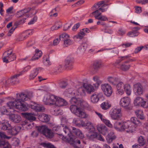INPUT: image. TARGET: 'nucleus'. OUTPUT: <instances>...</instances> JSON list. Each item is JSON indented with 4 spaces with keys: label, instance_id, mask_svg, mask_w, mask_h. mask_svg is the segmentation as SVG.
<instances>
[{
    "label": "nucleus",
    "instance_id": "f257e3e1",
    "mask_svg": "<svg viewBox=\"0 0 148 148\" xmlns=\"http://www.w3.org/2000/svg\"><path fill=\"white\" fill-rule=\"evenodd\" d=\"M43 102L47 105H55L63 106L67 105V101L64 99L53 95H46L43 99Z\"/></svg>",
    "mask_w": 148,
    "mask_h": 148
},
{
    "label": "nucleus",
    "instance_id": "f03ea898",
    "mask_svg": "<svg viewBox=\"0 0 148 148\" xmlns=\"http://www.w3.org/2000/svg\"><path fill=\"white\" fill-rule=\"evenodd\" d=\"M70 109L73 113L79 118L84 119L87 117L85 112L80 107L75 105H71L70 106Z\"/></svg>",
    "mask_w": 148,
    "mask_h": 148
},
{
    "label": "nucleus",
    "instance_id": "7ed1b4c3",
    "mask_svg": "<svg viewBox=\"0 0 148 148\" xmlns=\"http://www.w3.org/2000/svg\"><path fill=\"white\" fill-rule=\"evenodd\" d=\"M38 130L41 134H43L47 138H51L53 136V132L51 130L44 125H41L36 127Z\"/></svg>",
    "mask_w": 148,
    "mask_h": 148
},
{
    "label": "nucleus",
    "instance_id": "20e7f679",
    "mask_svg": "<svg viewBox=\"0 0 148 148\" xmlns=\"http://www.w3.org/2000/svg\"><path fill=\"white\" fill-rule=\"evenodd\" d=\"M25 93L24 92H21L16 94V98L14 101H10L7 103L8 106H14L16 105V104H21L22 102H23L26 101L25 99Z\"/></svg>",
    "mask_w": 148,
    "mask_h": 148
},
{
    "label": "nucleus",
    "instance_id": "39448f33",
    "mask_svg": "<svg viewBox=\"0 0 148 148\" xmlns=\"http://www.w3.org/2000/svg\"><path fill=\"white\" fill-rule=\"evenodd\" d=\"M119 105L124 109L129 110L132 109L130 99L127 97H124L122 98L119 102Z\"/></svg>",
    "mask_w": 148,
    "mask_h": 148
},
{
    "label": "nucleus",
    "instance_id": "423d86ee",
    "mask_svg": "<svg viewBox=\"0 0 148 148\" xmlns=\"http://www.w3.org/2000/svg\"><path fill=\"white\" fill-rule=\"evenodd\" d=\"M123 131H125L127 133H132L135 130V127L130 121L123 122Z\"/></svg>",
    "mask_w": 148,
    "mask_h": 148
},
{
    "label": "nucleus",
    "instance_id": "0eeeda50",
    "mask_svg": "<svg viewBox=\"0 0 148 148\" xmlns=\"http://www.w3.org/2000/svg\"><path fill=\"white\" fill-rule=\"evenodd\" d=\"M63 132L65 134H67L68 137H64L62 139L65 140L67 142H69L70 141H75L74 140V136L72 135L71 131V129H69L66 126H65L64 128H62Z\"/></svg>",
    "mask_w": 148,
    "mask_h": 148
},
{
    "label": "nucleus",
    "instance_id": "6e6552de",
    "mask_svg": "<svg viewBox=\"0 0 148 148\" xmlns=\"http://www.w3.org/2000/svg\"><path fill=\"white\" fill-rule=\"evenodd\" d=\"M101 88L104 94L107 97L110 96L113 92L111 86L108 84H103L101 86Z\"/></svg>",
    "mask_w": 148,
    "mask_h": 148
},
{
    "label": "nucleus",
    "instance_id": "1a4fd4ad",
    "mask_svg": "<svg viewBox=\"0 0 148 148\" xmlns=\"http://www.w3.org/2000/svg\"><path fill=\"white\" fill-rule=\"evenodd\" d=\"M121 112L120 108L112 109L110 112L111 118L113 120H118L121 116Z\"/></svg>",
    "mask_w": 148,
    "mask_h": 148
},
{
    "label": "nucleus",
    "instance_id": "9d476101",
    "mask_svg": "<svg viewBox=\"0 0 148 148\" xmlns=\"http://www.w3.org/2000/svg\"><path fill=\"white\" fill-rule=\"evenodd\" d=\"M69 36L65 33L63 34L60 36V40L64 41V46L67 47L70 45L73 44L72 41L67 38L69 37Z\"/></svg>",
    "mask_w": 148,
    "mask_h": 148
},
{
    "label": "nucleus",
    "instance_id": "9b49d317",
    "mask_svg": "<svg viewBox=\"0 0 148 148\" xmlns=\"http://www.w3.org/2000/svg\"><path fill=\"white\" fill-rule=\"evenodd\" d=\"M101 66L102 63L100 61H95L93 63L92 66L91 70V72L92 74L97 73Z\"/></svg>",
    "mask_w": 148,
    "mask_h": 148
},
{
    "label": "nucleus",
    "instance_id": "f8f14e48",
    "mask_svg": "<svg viewBox=\"0 0 148 148\" xmlns=\"http://www.w3.org/2000/svg\"><path fill=\"white\" fill-rule=\"evenodd\" d=\"M10 128L8 129L7 133L9 134L12 136L17 135L21 129V127L18 126H15L13 127L11 125Z\"/></svg>",
    "mask_w": 148,
    "mask_h": 148
},
{
    "label": "nucleus",
    "instance_id": "ddd939ff",
    "mask_svg": "<svg viewBox=\"0 0 148 148\" xmlns=\"http://www.w3.org/2000/svg\"><path fill=\"white\" fill-rule=\"evenodd\" d=\"M30 107L36 112H43L45 110V108L42 105L37 104L34 102H32Z\"/></svg>",
    "mask_w": 148,
    "mask_h": 148
},
{
    "label": "nucleus",
    "instance_id": "4468645a",
    "mask_svg": "<svg viewBox=\"0 0 148 148\" xmlns=\"http://www.w3.org/2000/svg\"><path fill=\"white\" fill-rule=\"evenodd\" d=\"M133 90L136 95H141L143 92V86L140 83L136 84L134 85Z\"/></svg>",
    "mask_w": 148,
    "mask_h": 148
},
{
    "label": "nucleus",
    "instance_id": "2eb2a0df",
    "mask_svg": "<svg viewBox=\"0 0 148 148\" xmlns=\"http://www.w3.org/2000/svg\"><path fill=\"white\" fill-rule=\"evenodd\" d=\"M16 105L14 106H8L10 109L13 107H15L20 110L25 111L28 109V107L27 105L24 104L23 102L21 103V104H16Z\"/></svg>",
    "mask_w": 148,
    "mask_h": 148
},
{
    "label": "nucleus",
    "instance_id": "dca6fc26",
    "mask_svg": "<svg viewBox=\"0 0 148 148\" xmlns=\"http://www.w3.org/2000/svg\"><path fill=\"white\" fill-rule=\"evenodd\" d=\"M125 85L121 82H120L117 84L116 86L117 90L116 93L117 94L122 95L124 93V89Z\"/></svg>",
    "mask_w": 148,
    "mask_h": 148
},
{
    "label": "nucleus",
    "instance_id": "f3484780",
    "mask_svg": "<svg viewBox=\"0 0 148 148\" xmlns=\"http://www.w3.org/2000/svg\"><path fill=\"white\" fill-rule=\"evenodd\" d=\"M73 58L70 57L67 58L65 61V68H68L69 69H71L73 67Z\"/></svg>",
    "mask_w": 148,
    "mask_h": 148
},
{
    "label": "nucleus",
    "instance_id": "a211bd4d",
    "mask_svg": "<svg viewBox=\"0 0 148 148\" xmlns=\"http://www.w3.org/2000/svg\"><path fill=\"white\" fill-rule=\"evenodd\" d=\"M103 97V95L101 93L97 94L94 93L91 96V101L93 103H96L100 99H102Z\"/></svg>",
    "mask_w": 148,
    "mask_h": 148
},
{
    "label": "nucleus",
    "instance_id": "6ab92c4d",
    "mask_svg": "<svg viewBox=\"0 0 148 148\" xmlns=\"http://www.w3.org/2000/svg\"><path fill=\"white\" fill-rule=\"evenodd\" d=\"M90 32V31L87 28L83 29L80 30L78 35L75 36L74 38H75L82 39L84 36H85L86 34L89 33Z\"/></svg>",
    "mask_w": 148,
    "mask_h": 148
},
{
    "label": "nucleus",
    "instance_id": "aec40b11",
    "mask_svg": "<svg viewBox=\"0 0 148 148\" xmlns=\"http://www.w3.org/2000/svg\"><path fill=\"white\" fill-rule=\"evenodd\" d=\"M71 129L72 135H77L80 138L82 139L84 137V136L81 132L79 129H77L74 127H71Z\"/></svg>",
    "mask_w": 148,
    "mask_h": 148
},
{
    "label": "nucleus",
    "instance_id": "412c9836",
    "mask_svg": "<svg viewBox=\"0 0 148 148\" xmlns=\"http://www.w3.org/2000/svg\"><path fill=\"white\" fill-rule=\"evenodd\" d=\"M146 102L140 97H137L134 100V104L135 106H140L144 107Z\"/></svg>",
    "mask_w": 148,
    "mask_h": 148
},
{
    "label": "nucleus",
    "instance_id": "4be33fe9",
    "mask_svg": "<svg viewBox=\"0 0 148 148\" xmlns=\"http://www.w3.org/2000/svg\"><path fill=\"white\" fill-rule=\"evenodd\" d=\"M83 86L88 94H90L95 91L93 86L91 84L84 83L83 84Z\"/></svg>",
    "mask_w": 148,
    "mask_h": 148
},
{
    "label": "nucleus",
    "instance_id": "5701e85b",
    "mask_svg": "<svg viewBox=\"0 0 148 148\" xmlns=\"http://www.w3.org/2000/svg\"><path fill=\"white\" fill-rule=\"evenodd\" d=\"M22 75V73H19L15 75L12 77L10 79H8L6 81V83L10 82V83L12 84H15L18 83V79L17 78V77L19 76L20 75Z\"/></svg>",
    "mask_w": 148,
    "mask_h": 148
},
{
    "label": "nucleus",
    "instance_id": "b1692460",
    "mask_svg": "<svg viewBox=\"0 0 148 148\" xmlns=\"http://www.w3.org/2000/svg\"><path fill=\"white\" fill-rule=\"evenodd\" d=\"M129 62V61H126L123 62L120 65V66L118 67L122 71H127L129 69L130 66V65L128 64Z\"/></svg>",
    "mask_w": 148,
    "mask_h": 148
},
{
    "label": "nucleus",
    "instance_id": "393cba45",
    "mask_svg": "<svg viewBox=\"0 0 148 148\" xmlns=\"http://www.w3.org/2000/svg\"><path fill=\"white\" fill-rule=\"evenodd\" d=\"M70 101L71 103L72 104V105L76 106V105L79 106H79H82L84 103L81 101L80 99L75 97L72 98L71 99Z\"/></svg>",
    "mask_w": 148,
    "mask_h": 148
},
{
    "label": "nucleus",
    "instance_id": "a878e982",
    "mask_svg": "<svg viewBox=\"0 0 148 148\" xmlns=\"http://www.w3.org/2000/svg\"><path fill=\"white\" fill-rule=\"evenodd\" d=\"M9 118L11 121L15 123H19L21 120V117L19 115L14 114L10 115Z\"/></svg>",
    "mask_w": 148,
    "mask_h": 148
},
{
    "label": "nucleus",
    "instance_id": "bb28decb",
    "mask_svg": "<svg viewBox=\"0 0 148 148\" xmlns=\"http://www.w3.org/2000/svg\"><path fill=\"white\" fill-rule=\"evenodd\" d=\"M22 116L24 118H26L30 121H34L36 118L32 114L27 112H23L21 113Z\"/></svg>",
    "mask_w": 148,
    "mask_h": 148
},
{
    "label": "nucleus",
    "instance_id": "cd10ccee",
    "mask_svg": "<svg viewBox=\"0 0 148 148\" xmlns=\"http://www.w3.org/2000/svg\"><path fill=\"white\" fill-rule=\"evenodd\" d=\"M110 84L115 85L119 81V79L115 77H109L107 78Z\"/></svg>",
    "mask_w": 148,
    "mask_h": 148
},
{
    "label": "nucleus",
    "instance_id": "c85d7f7f",
    "mask_svg": "<svg viewBox=\"0 0 148 148\" xmlns=\"http://www.w3.org/2000/svg\"><path fill=\"white\" fill-rule=\"evenodd\" d=\"M116 137L114 133L111 132L109 133L106 138V140L107 143L110 144L112 143L113 140L115 139Z\"/></svg>",
    "mask_w": 148,
    "mask_h": 148
},
{
    "label": "nucleus",
    "instance_id": "c756f323",
    "mask_svg": "<svg viewBox=\"0 0 148 148\" xmlns=\"http://www.w3.org/2000/svg\"><path fill=\"white\" fill-rule=\"evenodd\" d=\"M30 10V8H27L20 11L18 12V14L21 15L19 16V17H21L22 16H23V17H24L25 16L26 17L25 18L28 17L29 15L26 13L29 12Z\"/></svg>",
    "mask_w": 148,
    "mask_h": 148
},
{
    "label": "nucleus",
    "instance_id": "7c9ffc66",
    "mask_svg": "<svg viewBox=\"0 0 148 148\" xmlns=\"http://www.w3.org/2000/svg\"><path fill=\"white\" fill-rule=\"evenodd\" d=\"M38 119L41 121L45 122H48L50 119L48 115L44 114L39 115L38 116Z\"/></svg>",
    "mask_w": 148,
    "mask_h": 148
},
{
    "label": "nucleus",
    "instance_id": "2f4dec72",
    "mask_svg": "<svg viewBox=\"0 0 148 148\" xmlns=\"http://www.w3.org/2000/svg\"><path fill=\"white\" fill-rule=\"evenodd\" d=\"M114 127L117 131L123 132V130L124 129H123V122L121 123L120 122H116L114 123Z\"/></svg>",
    "mask_w": 148,
    "mask_h": 148
},
{
    "label": "nucleus",
    "instance_id": "473e14b6",
    "mask_svg": "<svg viewBox=\"0 0 148 148\" xmlns=\"http://www.w3.org/2000/svg\"><path fill=\"white\" fill-rule=\"evenodd\" d=\"M92 79L96 82L95 83L93 84V85L95 88H98L102 83L101 81L100 80L99 77L97 76H94L92 78Z\"/></svg>",
    "mask_w": 148,
    "mask_h": 148
},
{
    "label": "nucleus",
    "instance_id": "72a5a7b5",
    "mask_svg": "<svg viewBox=\"0 0 148 148\" xmlns=\"http://www.w3.org/2000/svg\"><path fill=\"white\" fill-rule=\"evenodd\" d=\"M42 55V52L38 49H36L35 50V53L34 55L31 58L32 60H34L38 59Z\"/></svg>",
    "mask_w": 148,
    "mask_h": 148
},
{
    "label": "nucleus",
    "instance_id": "f704fd0d",
    "mask_svg": "<svg viewBox=\"0 0 148 148\" xmlns=\"http://www.w3.org/2000/svg\"><path fill=\"white\" fill-rule=\"evenodd\" d=\"M59 107L56 106L51 109V112L52 114L56 116L61 114V110Z\"/></svg>",
    "mask_w": 148,
    "mask_h": 148
},
{
    "label": "nucleus",
    "instance_id": "c9c22d12",
    "mask_svg": "<svg viewBox=\"0 0 148 148\" xmlns=\"http://www.w3.org/2000/svg\"><path fill=\"white\" fill-rule=\"evenodd\" d=\"M42 69V68L38 67L36 68L34 71L31 73L29 75V79L32 80L36 76L38 73V71L39 70H41Z\"/></svg>",
    "mask_w": 148,
    "mask_h": 148
},
{
    "label": "nucleus",
    "instance_id": "e433bc0d",
    "mask_svg": "<svg viewBox=\"0 0 148 148\" xmlns=\"http://www.w3.org/2000/svg\"><path fill=\"white\" fill-rule=\"evenodd\" d=\"M94 131H90L86 135L87 137L90 140H93L94 139L96 138L97 136V133L94 132Z\"/></svg>",
    "mask_w": 148,
    "mask_h": 148
},
{
    "label": "nucleus",
    "instance_id": "4c0bfd02",
    "mask_svg": "<svg viewBox=\"0 0 148 148\" xmlns=\"http://www.w3.org/2000/svg\"><path fill=\"white\" fill-rule=\"evenodd\" d=\"M87 47V44L86 42L83 43L78 47V50L81 53H84Z\"/></svg>",
    "mask_w": 148,
    "mask_h": 148
},
{
    "label": "nucleus",
    "instance_id": "58836bf2",
    "mask_svg": "<svg viewBox=\"0 0 148 148\" xmlns=\"http://www.w3.org/2000/svg\"><path fill=\"white\" fill-rule=\"evenodd\" d=\"M111 106V105L108 101H106L102 103L101 104V107L104 110L108 109Z\"/></svg>",
    "mask_w": 148,
    "mask_h": 148
},
{
    "label": "nucleus",
    "instance_id": "ea45409f",
    "mask_svg": "<svg viewBox=\"0 0 148 148\" xmlns=\"http://www.w3.org/2000/svg\"><path fill=\"white\" fill-rule=\"evenodd\" d=\"M135 113L137 117L138 118L142 120H143L144 119L145 117L142 110H137L135 111Z\"/></svg>",
    "mask_w": 148,
    "mask_h": 148
},
{
    "label": "nucleus",
    "instance_id": "a19ab883",
    "mask_svg": "<svg viewBox=\"0 0 148 148\" xmlns=\"http://www.w3.org/2000/svg\"><path fill=\"white\" fill-rule=\"evenodd\" d=\"M0 148H11L10 145L7 142L0 140Z\"/></svg>",
    "mask_w": 148,
    "mask_h": 148
},
{
    "label": "nucleus",
    "instance_id": "79ce46f5",
    "mask_svg": "<svg viewBox=\"0 0 148 148\" xmlns=\"http://www.w3.org/2000/svg\"><path fill=\"white\" fill-rule=\"evenodd\" d=\"M63 127V125H62V127L61 126H56L53 128V130L54 132H56L59 135H62V134H61L60 132L62 131V130Z\"/></svg>",
    "mask_w": 148,
    "mask_h": 148
},
{
    "label": "nucleus",
    "instance_id": "37998d69",
    "mask_svg": "<svg viewBox=\"0 0 148 148\" xmlns=\"http://www.w3.org/2000/svg\"><path fill=\"white\" fill-rule=\"evenodd\" d=\"M10 124L7 121H5L1 125V129L3 130H8V129L10 128Z\"/></svg>",
    "mask_w": 148,
    "mask_h": 148
},
{
    "label": "nucleus",
    "instance_id": "c03bdc74",
    "mask_svg": "<svg viewBox=\"0 0 148 148\" xmlns=\"http://www.w3.org/2000/svg\"><path fill=\"white\" fill-rule=\"evenodd\" d=\"M104 3V1H101L97 2V3L94 4V5L92 7V9L93 10H95V9H98L102 6Z\"/></svg>",
    "mask_w": 148,
    "mask_h": 148
},
{
    "label": "nucleus",
    "instance_id": "a18cd8bd",
    "mask_svg": "<svg viewBox=\"0 0 148 148\" xmlns=\"http://www.w3.org/2000/svg\"><path fill=\"white\" fill-rule=\"evenodd\" d=\"M138 34V32L134 30H132V31L128 32L127 34L128 36L132 38L137 36Z\"/></svg>",
    "mask_w": 148,
    "mask_h": 148
},
{
    "label": "nucleus",
    "instance_id": "49530a36",
    "mask_svg": "<svg viewBox=\"0 0 148 148\" xmlns=\"http://www.w3.org/2000/svg\"><path fill=\"white\" fill-rule=\"evenodd\" d=\"M26 18L25 17H23L22 18L18 20L15 23L14 25L17 27L18 25L23 24L25 22Z\"/></svg>",
    "mask_w": 148,
    "mask_h": 148
},
{
    "label": "nucleus",
    "instance_id": "de8ad7c7",
    "mask_svg": "<svg viewBox=\"0 0 148 148\" xmlns=\"http://www.w3.org/2000/svg\"><path fill=\"white\" fill-rule=\"evenodd\" d=\"M129 57V56L128 55L119 57L118 59L115 62V64L116 65H118L122 61L127 59Z\"/></svg>",
    "mask_w": 148,
    "mask_h": 148
},
{
    "label": "nucleus",
    "instance_id": "09e8293b",
    "mask_svg": "<svg viewBox=\"0 0 148 148\" xmlns=\"http://www.w3.org/2000/svg\"><path fill=\"white\" fill-rule=\"evenodd\" d=\"M99 8H98V9H95V11L91 13L90 14V16L91 17H92L93 16V15H94V17L95 18L96 16H100L101 14V12H100V10H99Z\"/></svg>",
    "mask_w": 148,
    "mask_h": 148
},
{
    "label": "nucleus",
    "instance_id": "8fccbe9b",
    "mask_svg": "<svg viewBox=\"0 0 148 148\" xmlns=\"http://www.w3.org/2000/svg\"><path fill=\"white\" fill-rule=\"evenodd\" d=\"M134 125H140L141 124L140 122L136 117H132L130 119V121Z\"/></svg>",
    "mask_w": 148,
    "mask_h": 148
},
{
    "label": "nucleus",
    "instance_id": "3c124183",
    "mask_svg": "<svg viewBox=\"0 0 148 148\" xmlns=\"http://www.w3.org/2000/svg\"><path fill=\"white\" fill-rule=\"evenodd\" d=\"M88 130L91 131H94L95 128L92 125V123L90 122H88L86 123L85 126V127Z\"/></svg>",
    "mask_w": 148,
    "mask_h": 148
},
{
    "label": "nucleus",
    "instance_id": "603ef678",
    "mask_svg": "<svg viewBox=\"0 0 148 148\" xmlns=\"http://www.w3.org/2000/svg\"><path fill=\"white\" fill-rule=\"evenodd\" d=\"M41 145L47 148H56L53 145L49 143H41Z\"/></svg>",
    "mask_w": 148,
    "mask_h": 148
},
{
    "label": "nucleus",
    "instance_id": "864d4df0",
    "mask_svg": "<svg viewBox=\"0 0 148 148\" xmlns=\"http://www.w3.org/2000/svg\"><path fill=\"white\" fill-rule=\"evenodd\" d=\"M124 90L125 91L127 95H130L131 93V89L130 85L128 84H125Z\"/></svg>",
    "mask_w": 148,
    "mask_h": 148
},
{
    "label": "nucleus",
    "instance_id": "5fc2aeb1",
    "mask_svg": "<svg viewBox=\"0 0 148 148\" xmlns=\"http://www.w3.org/2000/svg\"><path fill=\"white\" fill-rule=\"evenodd\" d=\"M138 142L139 146H143L145 144V142L143 137L142 136H140L138 139Z\"/></svg>",
    "mask_w": 148,
    "mask_h": 148
},
{
    "label": "nucleus",
    "instance_id": "6e6d98bb",
    "mask_svg": "<svg viewBox=\"0 0 148 148\" xmlns=\"http://www.w3.org/2000/svg\"><path fill=\"white\" fill-rule=\"evenodd\" d=\"M95 19L99 20L101 21H108V19L105 16L100 15V16H96Z\"/></svg>",
    "mask_w": 148,
    "mask_h": 148
},
{
    "label": "nucleus",
    "instance_id": "4d7b16f0",
    "mask_svg": "<svg viewBox=\"0 0 148 148\" xmlns=\"http://www.w3.org/2000/svg\"><path fill=\"white\" fill-rule=\"evenodd\" d=\"M102 121L108 127H112V125L109 120L106 119H103Z\"/></svg>",
    "mask_w": 148,
    "mask_h": 148
},
{
    "label": "nucleus",
    "instance_id": "13d9d810",
    "mask_svg": "<svg viewBox=\"0 0 148 148\" xmlns=\"http://www.w3.org/2000/svg\"><path fill=\"white\" fill-rule=\"evenodd\" d=\"M25 95H26V97L25 96V99L26 101L30 100L33 97L32 93L30 92L28 93L27 94L25 93Z\"/></svg>",
    "mask_w": 148,
    "mask_h": 148
},
{
    "label": "nucleus",
    "instance_id": "bf43d9fd",
    "mask_svg": "<svg viewBox=\"0 0 148 148\" xmlns=\"http://www.w3.org/2000/svg\"><path fill=\"white\" fill-rule=\"evenodd\" d=\"M76 125L79 127H85L86 123H85L84 121H80V122L79 123H77L76 122L75 123Z\"/></svg>",
    "mask_w": 148,
    "mask_h": 148
},
{
    "label": "nucleus",
    "instance_id": "052dcab7",
    "mask_svg": "<svg viewBox=\"0 0 148 148\" xmlns=\"http://www.w3.org/2000/svg\"><path fill=\"white\" fill-rule=\"evenodd\" d=\"M9 56V61L10 62L16 59V56L14 55V53L12 52L11 50V53H10Z\"/></svg>",
    "mask_w": 148,
    "mask_h": 148
},
{
    "label": "nucleus",
    "instance_id": "680f3d73",
    "mask_svg": "<svg viewBox=\"0 0 148 148\" xmlns=\"http://www.w3.org/2000/svg\"><path fill=\"white\" fill-rule=\"evenodd\" d=\"M5 53H3V57H2V59L3 60V61L4 62H5L6 63H7L10 62L9 60L7 58L6 55Z\"/></svg>",
    "mask_w": 148,
    "mask_h": 148
},
{
    "label": "nucleus",
    "instance_id": "e2e57ef3",
    "mask_svg": "<svg viewBox=\"0 0 148 148\" xmlns=\"http://www.w3.org/2000/svg\"><path fill=\"white\" fill-rule=\"evenodd\" d=\"M43 62L45 65L47 66H48L51 64L49 60L47 58L43 60Z\"/></svg>",
    "mask_w": 148,
    "mask_h": 148
},
{
    "label": "nucleus",
    "instance_id": "0e129e2a",
    "mask_svg": "<svg viewBox=\"0 0 148 148\" xmlns=\"http://www.w3.org/2000/svg\"><path fill=\"white\" fill-rule=\"evenodd\" d=\"M35 43V40L34 39H32L30 40L27 43V46L29 47L34 45Z\"/></svg>",
    "mask_w": 148,
    "mask_h": 148
},
{
    "label": "nucleus",
    "instance_id": "69168bd1",
    "mask_svg": "<svg viewBox=\"0 0 148 148\" xmlns=\"http://www.w3.org/2000/svg\"><path fill=\"white\" fill-rule=\"evenodd\" d=\"M0 111L3 114H6L7 115V112H8V110L5 107L3 106L1 108Z\"/></svg>",
    "mask_w": 148,
    "mask_h": 148
},
{
    "label": "nucleus",
    "instance_id": "338daca9",
    "mask_svg": "<svg viewBox=\"0 0 148 148\" xmlns=\"http://www.w3.org/2000/svg\"><path fill=\"white\" fill-rule=\"evenodd\" d=\"M96 138L97 140L102 141H104L105 140L103 138L101 135L100 134L98 133H97V136Z\"/></svg>",
    "mask_w": 148,
    "mask_h": 148
},
{
    "label": "nucleus",
    "instance_id": "774afa93",
    "mask_svg": "<svg viewBox=\"0 0 148 148\" xmlns=\"http://www.w3.org/2000/svg\"><path fill=\"white\" fill-rule=\"evenodd\" d=\"M125 31L123 29L120 28L118 30V33L121 35L122 36L125 34Z\"/></svg>",
    "mask_w": 148,
    "mask_h": 148
}]
</instances>
